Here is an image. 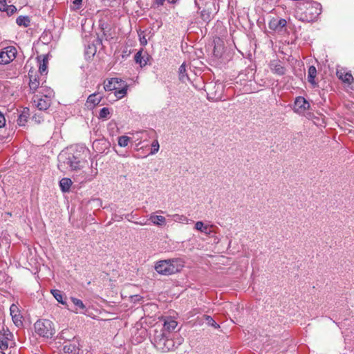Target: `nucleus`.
Returning <instances> with one entry per match:
<instances>
[{"label":"nucleus","instance_id":"nucleus-7","mask_svg":"<svg viewBox=\"0 0 354 354\" xmlns=\"http://www.w3.org/2000/svg\"><path fill=\"white\" fill-rule=\"evenodd\" d=\"M286 25L285 19L272 18L268 23V28L277 33H283L286 30Z\"/></svg>","mask_w":354,"mask_h":354},{"label":"nucleus","instance_id":"nucleus-32","mask_svg":"<svg viewBox=\"0 0 354 354\" xmlns=\"http://www.w3.org/2000/svg\"><path fill=\"white\" fill-rule=\"evenodd\" d=\"M172 217H173V220L176 222H180V223H187L188 222V218L184 215H180V214H174L172 216Z\"/></svg>","mask_w":354,"mask_h":354},{"label":"nucleus","instance_id":"nucleus-28","mask_svg":"<svg viewBox=\"0 0 354 354\" xmlns=\"http://www.w3.org/2000/svg\"><path fill=\"white\" fill-rule=\"evenodd\" d=\"M16 23L19 26L28 27L30 24V20L28 16H19L16 19Z\"/></svg>","mask_w":354,"mask_h":354},{"label":"nucleus","instance_id":"nucleus-10","mask_svg":"<svg viewBox=\"0 0 354 354\" xmlns=\"http://www.w3.org/2000/svg\"><path fill=\"white\" fill-rule=\"evenodd\" d=\"M178 326V322L171 317H167L164 320L163 326L159 330L165 333H177L174 331Z\"/></svg>","mask_w":354,"mask_h":354},{"label":"nucleus","instance_id":"nucleus-11","mask_svg":"<svg viewBox=\"0 0 354 354\" xmlns=\"http://www.w3.org/2000/svg\"><path fill=\"white\" fill-rule=\"evenodd\" d=\"M10 311L14 324L18 327L22 326V316L20 314L18 306L14 304H12L10 307Z\"/></svg>","mask_w":354,"mask_h":354},{"label":"nucleus","instance_id":"nucleus-5","mask_svg":"<svg viewBox=\"0 0 354 354\" xmlns=\"http://www.w3.org/2000/svg\"><path fill=\"white\" fill-rule=\"evenodd\" d=\"M35 330L39 336L45 338H51L55 333L53 324L48 319H39L35 324Z\"/></svg>","mask_w":354,"mask_h":354},{"label":"nucleus","instance_id":"nucleus-42","mask_svg":"<svg viewBox=\"0 0 354 354\" xmlns=\"http://www.w3.org/2000/svg\"><path fill=\"white\" fill-rule=\"evenodd\" d=\"M6 0H0V10L3 9Z\"/></svg>","mask_w":354,"mask_h":354},{"label":"nucleus","instance_id":"nucleus-19","mask_svg":"<svg viewBox=\"0 0 354 354\" xmlns=\"http://www.w3.org/2000/svg\"><path fill=\"white\" fill-rule=\"evenodd\" d=\"M120 82L118 78H111L104 83V89L106 91H115L120 86Z\"/></svg>","mask_w":354,"mask_h":354},{"label":"nucleus","instance_id":"nucleus-35","mask_svg":"<svg viewBox=\"0 0 354 354\" xmlns=\"http://www.w3.org/2000/svg\"><path fill=\"white\" fill-rule=\"evenodd\" d=\"M39 72L41 75L47 73V62L45 59H43V62L39 64Z\"/></svg>","mask_w":354,"mask_h":354},{"label":"nucleus","instance_id":"nucleus-17","mask_svg":"<svg viewBox=\"0 0 354 354\" xmlns=\"http://www.w3.org/2000/svg\"><path fill=\"white\" fill-rule=\"evenodd\" d=\"M149 55L147 53H142V50H139L134 56V60L140 67L145 66L149 61Z\"/></svg>","mask_w":354,"mask_h":354},{"label":"nucleus","instance_id":"nucleus-40","mask_svg":"<svg viewBox=\"0 0 354 354\" xmlns=\"http://www.w3.org/2000/svg\"><path fill=\"white\" fill-rule=\"evenodd\" d=\"M139 36L140 44L142 46H146L147 44V40L146 39V37L145 35L141 36V35H139Z\"/></svg>","mask_w":354,"mask_h":354},{"label":"nucleus","instance_id":"nucleus-47","mask_svg":"<svg viewBox=\"0 0 354 354\" xmlns=\"http://www.w3.org/2000/svg\"><path fill=\"white\" fill-rule=\"evenodd\" d=\"M0 354H5L3 351H0Z\"/></svg>","mask_w":354,"mask_h":354},{"label":"nucleus","instance_id":"nucleus-29","mask_svg":"<svg viewBox=\"0 0 354 354\" xmlns=\"http://www.w3.org/2000/svg\"><path fill=\"white\" fill-rule=\"evenodd\" d=\"M202 319L206 322L208 326H212L214 328H219V325L214 321V319L209 315H204Z\"/></svg>","mask_w":354,"mask_h":354},{"label":"nucleus","instance_id":"nucleus-3","mask_svg":"<svg viewBox=\"0 0 354 354\" xmlns=\"http://www.w3.org/2000/svg\"><path fill=\"white\" fill-rule=\"evenodd\" d=\"M183 267L184 261L176 258L158 261L155 266V270L160 274L171 275L180 272Z\"/></svg>","mask_w":354,"mask_h":354},{"label":"nucleus","instance_id":"nucleus-16","mask_svg":"<svg viewBox=\"0 0 354 354\" xmlns=\"http://www.w3.org/2000/svg\"><path fill=\"white\" fill-rule=\"evenodd\" d=\"M270 67L272 72L278 75H283L285 74L286 68L281 65V62L279 60H273L270 64Z\"/></svg>","mask_w":354,"mask_h":354},{"label":"nucleus","instance_id":"nucleus-13","mask_svg":"<svg viewBox=\"0 0 354 354\" xmlns=\"http://www.w3.org/2000/svg\"><path fill=\"white\" fill-rule=\"evenodd\" d=\"M12 334L8 330H4L3 335L0 336V349L4 351L8 349L12 342Z\"/></svg>","mask_w":354,"mask_h":354},{"label":"nucleus","instance_id":"nucleus-43","mask_svg":"<svg viewBox=\"0 0 354 354\" xmlns=\"http://www.w3.org/2000/svg\"><path fill=\"white\" fill-rule=\"evenodd\" d=\"M178 0H167V2L169 3H176L177 2Z\"/></svg>","mask_w":354,"mask_h":354},{"label":"nucleus","instance_id":"nucleus-46","mask_svg":"<svg viewBox=\"0 0 354 354\" xmlns=\"http://www.w3.org/2000/svg\"><path fill=\"white\" fill-rule=\"evenodd\" d=\"M61 167H62V163L59 162V163L58 164V167H59V168H60Z\"/></svg>","mask_w":354,"mask_h":354},{"label":"nucleus","instance_id":"nucleus-14","mask_svg":"<svg viewBox=\"0 0 354 354\" xmlns=\"http://www.w3.org/2000/svg\"><path fill=\"white\" fill-rule=\"evenodd\" d=\"M66 159L67 165L72 170H77L83 167L84 162L80 160L79 156H69Z\"/></svg>","mask_w":354,"mask_h":354},{"label":"nucleus","instance_id":"nucleus-34","mask_svg":"<svg viewBox=\"0 0 354 354\" xmlns=\"http://www.w3.org/2000/svg\"><path fill=\"white\" fill-rule=\"evenodd\" d=\"M159 143L158 140L153 141L151 145V151L149 153V155H153L156 153H157L159 150Z\"/></svg>","mask_w":354,"mask_h":354},{"label":"nucleus","instance_id":"nucleus-21","mask_svg":"<svg viewBox=\"0 0 354 354\" xmlns=\"http://www.w3.org/2000/svg\"><path fill=\"white\" fill-rule=\"evenodd\" d=\"M149 220L155 225L162 226V225H165L166 223V219L162 216L151 214L150 217H149Z\"/></svg>","mask_w":354,"mask_h":354},{"label":"nucleus","instance_id":"nucleus-38","mask_svg":"<svg viewBox=\"0 0 354 354\" xmlns=\"http://www.w3.org/2000/svg\"><path fill=\"white\" fill-rule=\"evenodd\" d=\"M82 3V0H74L73 1V7L72 8V9L74 10H78L80 8Z\"/></svg>","mask_w":354,"mask_h":354},{"label":"nucleus","instance_id":"nucleus-39","mask_svg":"<svg viewBox=\"0 0 354 354\" xmlns=\"http://www.w3.org/2000/svg\"><path fill=\"white\" fill-rule=\"evenodd\" d=\"M95 52H96V50H95V47L94 46H88V49L86 50V54L90 53L92 55H94L95 54Z\"/></svg>","mask_w":354,"mask_h":354},{"label":"nucleus","instance_id":"nucleus-31","mask_svg":"<svg viewBox=\"0 0 354 354\" xmlns=\"http://www.w3.org/2000/svg\"><path fill=\"white\" fill-rule=\"evenodd\" d=\"M0 11L6 12L8 15H12L17 11V8L14 5L8 6L6 3L3 9L0 10Z\"/></svg>","mask_w":354,"mask_h":354},{"label":"nucleus","instance_id":"nucleus-1","mask_svg":"<svg viewBox=\"0 0 354 354\" xmlns=\"http://www.w3.org/2000/svg\"><path fill=\"white\" fill-rule=\"evenodd\" d=\"M184 339L178 333H165L155 329L152 343L154 346L162 352L174 351L180 346Z\"/></svg>","mask_w":354,"mask_h":354},{"label":"nucleus","instance_id":"nucleus-2","mask_svg":"<svg viewBox=\"0 0 354 354\" xmlns=\"http://www.w3.org/2000/svg\"><path fill=\"white\" fill-rule=\"evenodd\" d=\"M299 10L300 20L312 22L316 21L322 13V7L320 3L316 1H307L301 3Z\"/></svg>","mask_w":354,"mask_h":354},{"label":"nucleus","instance_id":"nucleus-20","mask_svg":"<svg viewBox=\"0 0 354 354\" xmlns=\"http://www.w3.org/2000/svg\"><path fill=\"white\" fill-rule=\"evenodd\" d=\"M50 292L59 303L62 304L65 306H68L67 302L66 301L65 299V295L61 290L55 289L51 290Z\"/></svg>","mask_w":354,"mask_h":354},{"label":"nucleus","instance_id":"nucleus-18","mask_svg":"<svg viewBox=\"0 0 354 354\" xmlns=\"http://www.w3.org/2000/svg\"><path fill=\"white\" fill-rule=\"evenodd\" d=\"M337 76L343 82L351 84L353 82V77L349 72H345L344 70H337L336 72Z\"/></svg>","mask_w":354,"mask_h":354},{"label":"nucleus","instance_id":"nucleus-45","mask_svg":"<svg viewBox=\"0 0 354 354\" xmlns=\"http://www.w3.org/2000/svg\"><path fill=\"white\" fill-rule=\"evenodd\" d=\"M2 330H4L3 328L1 330L0 329V336H1L3 335V333H2Z\"/></svg>","mask_w":354,"mask_h":354},{"label":"nucleus","instance_id":"nucleus-24","mask_svg":"<svg viewBox=\"0 0 354 354\" xmlns=\"http://www.w3.org/2000/svg\"><path fill=\"white\" fill-rule=\"evenodd\" d=\"M72 180L68 178H63L59 181V187L63 192H68L72 185Z\"/></svg>","mask_w":354,"mask_h":354},{"label":"nucleus","instance_id":"nucleus-8","mask_svg":"<svg viewBox=\"0 0 354 354\" xmlns=\"http://www.w3.org/2000/svg\"><path fill=\"white\" fill-rule=\"evenodd\" d=\"M310 109V103L302 96L295 98L293 106V111L298 114H304Z\"/></svg>","mask_w":354,"mask_h":354},{"label":"nucleus","instance_id":"nucleus-23","mask_svg":"<svg viewBox=\"0 0 354 354\" xmlns=\"http://www.w3.org/2000/svg\"><path fill=\"white\" fill-rule=\"evenodd\" d=\"M317 75V69L314 66H310L308 70V81L313 86H316L315 77Z\"/></svg>","mask_w":354,"mask_h":354},{"label":"nucleus","instance_id":"nucleus-6","mask_svg":"<svg viewBox=\"0 0 354 354\" xmlns=\"http://www.w3.org/2000/svg\"><path fill=\"white\" fill-rule=\"evenodd\" d=\"M17 48L13 46H9L0 51V64H8L12 62L17 56Z\"/></svg>","mask_w":354,"mask_h":354},{"label":"nucleus","instance_id":"nucleus-27","mask_svg":"<svg viewBox=\"0 0 354 354\" xmlns=\"http://www.w3.org/2000/svg\"><path fill=\"white\" fill-rule=\"evenodd\" d=\"M28 116H29V109L27 108L24 109L23 111L18 117L17 124L19 126H24L26 122H27Z\"/></svg>","mask_w":354,"mask_h":354},{"label":"nucleus","instance_id":"nucleus-4","mask_svg":"<svg viewBox=\"0 0 354 354\" xmlns=\"http://www.w3.org/2000/svg\"><path fill=\"white\" fill-rule=\"evenodd\" d=\"M53 95V91L50 88H46L44 86L40 88L38 94H35L32 102L33 105L40 111L47 110L51 104L50 97Z\"/></svg>","mask_w":354,"mask_h":354},{"label":"nucleus","instance_id":"nucleus-25","mask_svg":"<svg viewBox=\"0 0 354 354\" xmlns=\"http://www.w3.org/2000/svg\"><path fill=\"white\" fill-rule=\"evenodd\" d=\"M194 228L196 230L205 233V234L207 235H210L212 233V231L209 230V227L208 225H204L203 221H197L195 223Z\"/></svg>","mask_w":354,"mask_h":354},{"label":"nucleus","instance_id":"nucleus-26","mask_svg":"<svg viewBox=\"0 0 354 354\" xmlns=\"http://www.w3.org/2000/svg\"><path fill=\"white\" fill-rule=\"evenodd\" d=\"M178 73H179V80L182 82H186L187 81L189 80V78L186 73V64L185 63H183L178 69Z\"/></svg>","mask_w":354,"mask_h":354},{"label":"nucleus","instance_id":"nucleus-15","mask_svg":"<svg viewBox=\"0 0 354 354\" xmlns=\"http://www.w3.org/2000/svg\"><path fill=\"white\" fill-rule=\"evenodd\" d=\"M102 99V96L99 95L98 93H94L88 97L86 105L88 108L93 109L100 103Z\"/></svg>","mask_w":354,"mask_h":354},{"label":"nucleus","instance_id":"nucleus-30","mask_svg":"<svg viewBox=\"0 0 354 354\" xmlns=\"http://www.w3.org/2000/svg\"><path fill=\"white\" fill-rule=\"evenodd\" d=\"M127 86L125 85L122 88H118L117 90H115V96L117 97V99H122L124 95L127 94Z\"/></svg>","mask_w":354,"mask_h":354},{"label":"nucleus","instance_id":"nucleus-12","mask_svg":"<svg viewBox=\"0 0 354 354\" xmlns=\"http://www.w3.org/2000/svg\"><path fill=\"white\" fill-rule=\"evenodd\" d=\"M32 72H31V71H30L28 73V75H29V78H30L29 88H30V92L34 93L37 91V89H39V91H40V88L42 86H40V81H41L40 77L37 75H33L32 74Z\"/></svg>","mask_w":354,"mask_h":354},{"label":"nucleus","instance_id":"nucleus-44","mask_svg":"<svg viewBox=\"0 0 354 354\" xmlns=\"http://www.w3.org/2000/svg\"><path fill=\"white\" fill-rule=\"evenodd\" d=\"M64 350L66 351L67 352H69L70 348L66 346H64Z\"/></svg>","mask_w":354,"mask_h":354},{"label":"nucleus","instance_id":"nucleus-41","mask_svg":"<svg viewBox=\"0 0 354 354\" xmlns=\"http://www.w3.org/2000/svg\"><path fill=\"white\" fill-rule=\"evenodd\" d=\"M6 124V119L4 115L0 112V128L4 127Z\"/></svg>","mask_w":354,"mask_h":354},{"label":"nucleus","instance_id":"nucleus-33","mask_svg":"<svg viewBox=\"0 0 354 354\" xmlns=\"http://www.w3.org/2000/svg\"><path fill=\"white\" fill-rule=\"evenodd\" d=\"M130 138L128 136H122L118 138V145L120 147H126L128 145Z\"/></svg>","mask_w":354,"mask_h":354},{"label":"nucleus","instance_id":"nucleus-36","mask_svg":"<svg viewBox=\"0 0 354 354\" xmlns=\"http://www.w3.org/2000/svg\"><path fill=\"white\" fill-rule=\"evenodd\" d=\"M110 114L109 109L106 107L102 108L99 113V118L106 119Z\"/></svg>","mask_w":354,"mask_h":354},{"label":"nucleus","instance_id":"nucleus-9","mask_svg":"<svg viewBox=\"0 0 354 354\" xmlns=\"http://www.w3.org/2000/svg\"><path fill=\"white\" fill-rule=\"evenodd\" d=\"M63 152H64L66 155H80L88 153L89 150L83 144H75L66 147Z\"/></svg>","mask_w":354,"mask_h":354},{"label":"nucleus","instance_id":"nucleus-37","mask_svg":"<svg viewBox=\"0 0 354 354\" xmlns=\"http://www.w3.org/2000/svg\"><path fill=\"white\" fill-rule=\"evenodd\" d=\"M165 1V0H153L151 3V8L154 9L158 8L160 6H162L164 4Z\"/></svg>","mask_w":354,"mask_h":354},{"label":"nucleus","instance_id":"nucleus-22","mask_svg":"<svg viewBox=\"0 0 354 354\" xmlns=\"http://www.w3.org/2000/svg\"><path fill=\"white\" fill-rule=\"evenodd\" d=\"M71 300L75 306L76 313H77V310H80V313H85V311L86 310V308L81 299L71 297Z\"/></svg>","mask_w":354,"mask_h":354}]
</instances>
